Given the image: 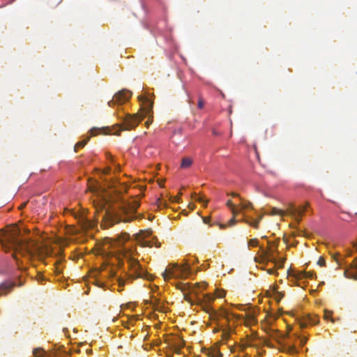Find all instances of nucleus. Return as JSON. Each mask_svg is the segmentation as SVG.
<instances>
[{
    "mask_svg": "<svg viewBox=\"0 0 357 357\" xmlns=\"http://www.w3.org/2000/svg\"><path fill=\"white\" fill-rule=\"evenodd\" d=\"M139 202L132 199L130 202L121 201L117 207L106 208L107 202L100 200L94 202L96 212H103L102 220L106 227H111L119 222H130L135 217V213L139 206Z\"/></svg>",
    "mask_w": 357,
    "mask_h": 357,
    "instance_id": "1",
    "label": "nucleus"
},
{
    "mask_svg": "<svg viewBox=\"0 0 357 357\" xmlns=\"http://www.w3.org/2000/svg\"><path fill=\"white\" fill-rule=\"evenodd\" d=\"M0 243L6 250L25 251L31 255L40 252V248L35 242L21 237V231L17 226H11L6 229H0Z\"/></svg>",
    "mask_w": 357,
    "mask_h": 357,
    "instance_id": "2",
    "label": "nucleus"
},
{
    "mask_svg": "<svg viewBox=\"0 0 357 357\" xmlns=\"http://www.w3.org/2000/svg\"><path fill=\"white\" fill-rule=\"evenodd\" d=\"M143 118L144 117L139 114L133 115L127 114L123 119L122 123L116 125V127L112 128V130L107 128V129L109 130L107 133L119 135L122 130H130L133 129L138 126L139 123L143 119Z\"/></svg>",
    "mask_w": 357,
    "mask_h": 357,
    "instance_id": "3",
    "label": "nucleus"
},
{
    "mask_svg": "<svg viewBox=\"0 0 357 357\" xmlns=\"http://www.w3.org/2000/svg\"><path fill=\"white\" fill-rule=\"evenodd\" d=\"M191 270L190 263L186 261L182 266L176 264L170 265L165 270L162 275L165 280H168L171 278H185L190 274Z\"/></svg>",
    "mask_w": 357,
    "mask_h": 357,
    "instance_id": "4",
    "label": "nucleus"
},
{
    "mask_svg": "<svg viewBox=\"0 0 357 357\" xmlns=\"http://www.w3.org/2000/svg\"><path fill=\"white\" fill-rule=\"evenodd\" d=\"M128 262L130 269V278L133 279L143 278L149 280H151V275L143 269L137 260L130 257L128 259Z\"/></svg>",
    "mask_w": 357,
    "mask_h": 357,
    "instance_id": "5",
    "label": "nucleus"
},
{
    "mask_svg": "<svg viewBox=\"0 0 357 357\" xmlns=\"http://www.w3.org/2000/svg\"><path fill=\"white\" fill-rule=\"evenodd\" d=\"M132 93L126 89H123L118 93H116L113 99L108 102L109 105L110 106L112 103H119L122 104L127 100H128L131 97Z\"/></svg>",
    "mask_w": 357,
    "mask_h": 357,
    "instance_id": "6",
    "label": "nucleus"
},
{
    "mask_svg": "<svg viewBox=\"0 0 357 357\" xmlns=\"http://www.w3.org/2000/svg\"><path fill=\"white\" fill-rule=\"evenodd\" d=\"M297 321L301 328H305L308 326L317 324L319 322V319L315 315L312 316L307 314L300 318H297Z\"/></svg>",
    "mask_w": 357,
    "mask_h": 357,
    "instance_id": "7",
    "label": "nucleus"
},
{
    "mask_svg": "<svg viewBox=\"0 0 357 357\" xmlns=\"http://www.w3.org/2000/svg\"><path fill=\"white\" fill-rule=\"evenodd\" d=\"M307 204L305 206L296 207L295 206L291 204L288 208V213L289 215H292L295 220L299 222L301 220L302 215L304 214L307 207Z\"/></svg>",
    "mask_w": 357,
    "mask_h": 357,
    "instance_id": "8",
    "label": "nucleus"
},
{
    "mask_svg": "<svg viewBox=\"0 0 357 357\" xmlns=\"http://www.w3.org/2000/svg\"><path fill=\"white\" fill-rule=\"evenodd\" d=\"M344 275L347 278L357 280V257L350 264L349 268L345 270Z\"/></svg>",
    "mask_w": 357,
    "mask_h": 357,
    "instance_id": "9",
    "label": "nucleus"
},
{
    "mask_svg": "<svg viewBox=\"0 0 357 357\" xmlns=\"http://www.w3.org/2000/svg\"><path fill=\"white\" fill-rule=\"evenodd\" d=\"M214 300V297L211 294H206L204 295V301L206 302V305L204 307V310L211 315H217L216 312L213 310L208 304L211 303Z\"/></svg>",
    "mask_w": 357,
    "mask_h": 357,
    "instance_id": "10",
    "label": "nucleus"
},
{
    "mask_svg": "<svg viewBox=\"0 0 357 357\" xmlns=\"http://www.w3.org/2000/svg\"><path fill=\"white\" fill-rule=\"evenodd\" d=\"M139 98L140 101L143 102L146 113H149L153 107V102L146 96H141Z\"/></svg>",
    "mask_w": 357,
    "mask_h": 357,
    "instance_id": "11",
    "label": "nucleus"
},
{
    "mask_svg": "<svg viewBox=\"0 0 357 357\" xmlns=\"http://www.w3.org/2000/svg\"><path fill=\"white\" fill-rule=\"evenodd\" d=\"M205 353L208 357H222V354L216 347L206 349Z\"/></svg>",
    "mask_w": 357,
    "mask_h": 357,
    "instance_id": "12",
    "label": "nucleus"
},
{
    "mask_svg": "<svg viewBox=\"0 0 357 357\" xmlns=\"http://www.w3.org/2000/svg\"><path fill=\"white\" fill-rule=\"evenodd\" d=\"M192 164V160L190 158H183L181 161V167L185 169L188 168Z\"/></svg>",
    "mask_w": 357,
    "mask_h": 357,
    "instance_id": "13",
    "label": "nucleus"
},
{
    "mask_svg": "<svg viewBox=\"0 0 357 357\" xmlns=\"http://www.w3.org/2000/svg\"><path fill=\"white\" fill-rule=\"evenodd\" d=\"M262 217H263L262 215H259L257 219L252 220H245V222L247 224L252 226L255 228H258L259 223L261 221V220L262 219Z\"/></svg>",
    "mask_w": 357,
    "mask_h": 357,
    "instance_id": "14",
    "label": "nucleus"
},
{
    "mask_svg": "<svg viewBox=\"0 0 357 357\" xmlns=\"http://www.w3.org/2000/svg\"><path fill=\"white\" fill-rule=\"evenodd\" d=\"M33 355L34 357H46V352L42 348H36L33 349Z\"/></svg>",
    "mask_w": 357,
    "mask_h": 357,
    "instance_id": "15",
    "label": "nucleus"
},
{
    "mask_svg": "<svg viewBox=\"0 0 357 357\" xmlns=\"http://www.w3.org/2000/svg\"><path fill=\"white\" fill-rule=\"evenodd\" d=\"M184 342L179 337H177L175 342L174 343V347L175 348V351L178 352V351L183 347Z\"/></svg>",
    "mask_w": 357,
    "mask_h": 357,
    "instance_id": "16",
    "label": "nucleus"
},
{
    "mask_svg": "<svg viewBox=\"0 0 357 357\" xmlns=\"http://www.w3.org/2000/svg\"><path fill=\"white\" fill-rule=\"evenodd\" d=\"M151 304L152 305L153 308L155 310H158V311L163 312V310H162V305L160 304V303H159L158 300L155 299V301H151Z\"/></svg>",
    "mask_w": 357,
    "mask_h": 357,
    "instance_id": "17",
    "label": "nucleus"
},
{
    "mask_svg": "<svg viewBox=\"0 0 357 357\" xmlns=\"http://www.w3.org/2000/svg\"><path fill=\"white\" fill-rule=\"evenodd\" d=\"M14 283H3L0 285V290L1 291H10L12 289V288L14 287Z\"/></svg>",
    "mask_w": 357,
    "mask_h": 357,
    "instance_id": "18",
    "label": "nucleus"
},
{
    "mask_svg": "<svg viewBox=\"0 0 357 357\" xmlns=\"http://www.w3.org/2000/svg\"><path fill=\"white\" fill-rule=\"evenodd\" d=\"M284 211L281 209H279L278 208L273 207L271 209V211L269 212L270 215H283Z\"/></svg>",
    "mask_w": 357,
    "mask_h": 357,
    "instance_id": "19",
    "label": "nucleus"
},
{
    "mask_svg": "<svg viewBox=\"0 0 357 357\" xmlns=\"http://www.w3.org/2000/svg\"><path fill=\"white\" fill-rule=\"evenodd\" d=\"M226 205L231 210L234 215L235 216L238 211L236 210V206L232 203L231 200H228L226 203Z\"/></svg>",
    "mask_w": 357,
    "mask_h": 357,
    "instance_id": "20",
    "label": "nucleus"
},
{
    "mask_svg": "<svg viewBox=\"0 0 357 357\" xmlns=\"http://www.w3.org/2000/svg\"><path fill=\"white\" fill-rule=\"evenodd\" d=\"M89 139V138H87L86 139L77 142L75 146V151H77L78 149L84 147L86 144Z\"/></svg>",
    "mask_w": 357,
    "mask_h": 357,
    "instance_id": "21",
    "label": "nucleus"
},
{
    "mask_svg": "<svg viewBox=\"0 0 357 357\" xmlns=\"http://www.w3.org/2000/svg\"><path fill=\"white\" fill-rule=\"evenodd\" d=\"M192 198L197 202H199L202 203H205V204L207 203V201L203 197L199 196L196 193L192 195Z\"/></svg>",
    "mask_w": 357,
    "mask_h": 357,
    "instance_id": "22",
    "label": "nucleus"
},
{
    "mask_svg": "<svg viewBox=\"0 0 357 357\" xmlns=\"http://www.w3.org/2000/svg\"><path fill=\"white\" fill-rule=\"evenodd\" d=\"M296 339H298L300 342V344L301 346H303L306 342H307V337H304V336H301V335H295Z\"/></svg>",
    "mask_w": 357,
    "mask_h": 357,
    "instance_id": "23",
    "label": "nucleus"
},
{
    "mask_svg": "<svg viewBox=\"0 0 357 357\" xmlns=\"http://www.w3.org/2000/svg\"><path fill=\"white\" fill-rule=\"evenodd\" d=\"M258 243H259V241L257 238L250 239L248 242L249 246H252V247H257L258 245Z\"/></svg>",
    "mask_w": 357,
    "mask_h": 357,
    "instance_id": "24",
    "label": "nucleus"
},
{
    "mask_svg": "<svg viewBox=\"0 0 357 357\" xmlns=\"http://www.w3.org/2000/svg\"><path fill=\"white\" fill-rule=\"evenodd\" d=\"M284 294L281 292L277 291L275 293V299L277 302H280L281 299L283 298Z\"/></svg>",
    "mask_w": 357,
    "mask_h": 357,
    "instance_id": "25",
    "label": "nucleus"
},
{
    "mask_svg": "<svg viewBox=\"0 0 357 357\" xmlns=\"http://www.w3.org/2000/svg\"><path fill=\"white\" fill-rule=\"evenodd\" d=\"M119 286L121 288L119 289V291H122V287L125 285V280L121 278H118L117 279Z\"/></svg>",
    "mask_w": 357,
    "mask_h": 357,
    "instance_id": "26",
    "label": "nucleus"
},
{
    "mask_svg": "<svg viewBox=\"0 0 357 357\" xmlns=\"http://www.w3.org/2000/svg\"><path fill=\"white\" fill-rule=\"evenodd\" d=\"M317 264L319 265L320 266H324L326 264V261H325L324 258L322 257H320L317 261Z\"/></svg>",
    "mask_w": 357,
    "mask_h": 357,
    "instance_id": "27",
    "label": "nucleus"
},
{
    "mask_svg": "<svg viewBox=\"0 0 357 357\" xmlns=\"http://www.w3.org/2000/svg\"><path fill=\"white\" fill-rule=\"evenodd\" d=\"M215 295H216L217 297L222 298V297L225 296V293L222 290H217L216 292H215Z\"/></svg>",
    "mask_w": 357,
    "mask_h": 357,
    "instance_id": "28",
    "label": "nucleus"
},
{
    "mask_svg": "<svg viewBox=\"0 0 357 357\" xmlns=\"http://www.w3.org/2000/svg\"><path fill=\"white\" fill-rule=\"evenodd\" d=\"M324 319H331L332 321H333V319L331 318V313L328 311H325L324 312Z\"/></svg>",
    "mask_w": 357,
    "mask_h": 357,
    "instance_id": "29",
    "label": "nucleus"
},
{
    "mask_svg": "<svg viewBox=\"0 0 357 357\" xmlns=\"http://www.w3.org/2000/svg\"><path fill=\"white\" fill-rule=\"evenodd\" d=\"M273 250H271V249L269 250L268 253H267V255H268V258L270 260H271V261H275V257H274V256H273Z\"/></svg>",
    "mask_w": 357,
    "mask_h": 357,
    "instance_id": "30",
    "label": "nucleus"
},
{
    "mask_svg": "<svg viewBox=\"0 0 357 357\" xmlns=\"http://www.w3.org/2000/svg\"><path fill=\"white\" fill-rule=\"evenodd\" d=\"M204 100H202V98H199V101H198V107L199 109H202L204 107Z\"/></svg>",
    "mask_w": 357,
    "mask_h": 357,
    "instance_id": "31",
    "label": "nucleus"
},
{
    "mask_svg": "<svg viewBox=\"0 0 357 357\" xmlns=\"http://www.w3.org/2000/svg\"><path fill=\"white\" fill-rule=\"evenodd\" d=\"M229 337V332L227 331H222V337L224 339H228Z\"/></svg>",
    "mask_w": 357,
    "mask_h": 357,
    "instance_id": "32",
    "label": "nucleus"
},
{
    "mask_svg": "<svg viewBox=\"0 0 357 357\" xmlns=\"http://www.w3.org/2000/svg\"><path fill=\"white\" fill-rule=\"evenodd\" d=\"M228 315V312L227 310H223L220 313V316H221L222 317H225L227 318Z\"/></svg>",
    "mask_w": 357,
    "mask_h": 357,
    "instance_id": "33",
    "label": "nucleus"
},
{
    "mask_svg": "<svg viewBox=\"0 0 357 357\" xmlns=\"http://www.w3.org/2000/svg\"><path fill=\"white\" fill-rule=\"evenodd\" d=\"M332 257L334 259V260L336 261L340 264V263H339L340 254L339 253H335Z\"/></svg>",
    "mask_w": 357,
    "mask_h": 357,
    "instance_id": "34",
    "label": "nucleus"
},
{
    "mask_svg": "<svg viewBox=\"0 0 357 357\" xmlns=\"http://www.w3.org/2000/svg\"><path fill=\"white\" fill-rule=\"evenodd\" d=\"M97 130H98V129H96V128H92V129L91 130V135L92 136L96 135L98 134Z\"/></svg>",
    "mask_w": 357,
    "mask_h": 357,
    "instance_id": "35",
    "label": "nucleus"
},
{
    "mask_svg": "<svg viewBox=\"0 0 357 357\" xmlns=\"http://www.w3.org/2000/svg\"><path fill=\"white\" fill-rule=\"evenodd\" d=\"M110 171H111V168H110V167H107V168H105V169L102 171V173H103L104 174H109V173L110 172Z\"/></svg>",
    "mask_w": 357,
    "mask_h": 357,
    "instance_id": "36",
    "label": "nucleus"
},
{
    "mask_svg": "<svg viewBox=\"0 0 357 357\" xmlns=\"http://www.w3.org/2000/svg\"><path fill=\"white\" fill-rule=\"evenodd\" d=\"M241 205L242 208H248L252 205V204L251 203H248V204H241Z\"/></svg>",
    "mask_w": 357,
    "mask_h": 357,
    "instance_id": "37",
    "label": "nucleus"
},
{
    "mask_svg": "<svg viewBox=\"0 0 357 357\" xmlns=\"http://www.w3.org/2000/svg\"><path fill=\"white\" fill-rule=\"evenodd\" d=\"M235 222H236V220H235V218H234H234H232L229 221L228 224H229V225L232 226V225H234Z\"/></svg>",
    "mask_w": 357,
    "mask_h": 357,
    "instance_id": "38",
    "label": "nucleus"
},
{
    "mask_svg": "<svg viewBox=\"0 0 357 357\" xmlns=\"http://www.w3.org/2000/svg\"><path fill=\"white\" fill-rule=\"evenodd\" d=\"M305 277L306 278H312V273L308 272V273H305Z\"/></svg>",
    "mask_w": 357,
    "mask_h": 357,
    "instance_id": "39",
    "label": "nucleus"
},
{
    "mask_svg": "<svg viewBox=\"0 0 357 357\" xmlns=\"http://www.w3.org/2000/svg\"><path fill=\"white\" fill-rule=\"evenodd\" d=\"M172 201H173V202H179V197H178V196L174 197L172 198Z\"/></svg>",
    "mask_w": 357,
    "mask_h": 357,
    "instance_id": "40",
    "label": "nucleus"
},
{
    "mask_svg": "<svg viewBox=\"0 0 357 357\" xmlns=\"http://www.w3.org/2000/svg\"><path fill=\"white\" fill-rule=\"evenodd\" d=\"M26 205V202H24L23 204H22L20 206H19V208L20 209H22L24 208Z\"/></svg>",
    "mask_w": 357,
    "mask_h": 357,
    "instance_id": "41",
    "label": "nucleus"
},
{
    "mask_svg": "<svg viewBox=\"0 0 357 357\" xmlns=\"http://www.w3.org/2000/svg\"><path fill=\"white\" fill-rule=\"evenodd\" d=\"M97 285H98V287H103L104 284H103L102 282H100V281H99V282H97Z\"/></svg>",
    "mask_w": 357,
    "mask_h": 357,
    "instance_id": "42",
    "label": "nucleus"
},
{
    "mask_svg": "<svg viewBox=\"0 0 357 357\" xmlns=\"http://www.w3.org/2000/svg\"><path fill=\"white\" fill-rule=\"evenodd\" d=\"M128 238V235L127 234H125L123 235V241H126Z\"/></svg>",
    "mask_w": 357,
    "mask_h": 357,
    "instance_id": "43",
    "label": "nucleus"
},
{
    "mask_svg": "<svg viewBox=\"0 0 357 357\" xmlns=\"http://www.w3.org/2000/svg\"><path fill=\"white\" fill-rule=\"evenodd\" d=\"M226 225H223V224H220V229H224L225 228Z\"/></svg>",
    "mask_w": 357,
    "mask_h": 357,
    "instance_id": "44",
    "label": "nucleus"
},
{
    "mask_svg": "<svg viewBox=\"0 0 357 357\" xmlns=\"http://www.w3.org/2000/svg\"><path fill=\"white\" fill-rule=\"evenodd\" d=\"M231 195L232 197H238V194H236V193H235V192H232V193L231 194Z\"/></svg>",
    "mask_w": 357,
    "mask_h": 357,
    "instance_id": "45",
    "label": "nucleus"
},
{
    "mask_svg": "<svg viewBox=\"0 0 357 357\" xmlns=\"http://www.w3.org/2000/svg\"><path fill=\"white\" fill-rule=\"evenodd\" d=\"M185 299L189 302H191L190 299L187 296H185Z\"/></svg>",
    "mask_w": 357,
    "mask_h": 357,
    "instance_id": "46",
    "label": "nucleus"
},
{
    "mask_svg": "<svg viewBox=\"0 0 357 357\" xmlns=\"http://www.w3.org/2000/svg\"><path fill=\"white\" fill-rule=\"evenodd\" d=\"M183 288H181V291H184L186 289L185 284H183Z\"/></svg>",
    "mask_w": 357,
    "mask_h": 357,
    "instance_id": "47",
    "label": "nucleus"
},
{
    "mask_svg": "<svg viewBox=\"0 0 357 357\" xmlns=\"http://www.w3.org/2000/svg\"><path fill=\"white\" fill-rule=\"evenodd\" d=\"M352 254V251H349L347 254V256H351Z\"/></svg>",
    "mask_w": 357,
    "mask_h": 357,
    "instance_id": "48",
    "label": "nucleus"
},
{
    "mask_svg": "<svg viewBox=\"0 0 357 357\" xmlns=\"http://www.w3.org/2000/svg\"><path fill=\"white\" fill-rule=\"evenodd\" d=\"M202 286H203L204 287H206V283H204H204L202 284Z\"/></svg>",
    "mask_w": 357,
    "mask_h": 357,
    "instance_id": "49",
    "label": "nucleus"
},
{
    "mask_svg": "<svg viewBox=\"0 0 357 357\" xmlns=\"http://www.w3.org/2000/svg\"><path fill=\"white\" fill-rule=\"evenodd\" d=\"M111 276L114 277L115 276V273H112Z\"/></svg>",
    "mask_w": 357,
    "mask_h": 357,
    "instance_id": "50",
    "label": "nucleus"
},
{
    "mask_svg": "<svg viewBox=\"0 0 357 357\" xmlns=\"http://www.w3.org/2000/svg\"><path fill=\"white\" fill-rule=\"evenodd\" d=\"M207 219H204V222L206 223Z\"/></svg>",
    "mask_w": 357,
    "mask_h": 357,
    "instance_id": "51",
    "label": "nucleus"
},
{
    "mask_svg": "<svg viewBox=\"0 0 357 357\" xmlns=\"http://www.w3.org/2000/svg\"><path fill=\"white\" fill-rule=\"evenodd\" d=\"M207 219H204V222L206 223Z\"/></svg>",
    "mask_w": 357,
    "mask_h": 357,
    "instance_id": "52",
    "label": "nucleus"
},
{
    "mask_svg": "<svg viewBox=\"0 0 357 357\" xmlns=\"http://www.w3.org/2000/svg\"><path fill=\"white\" fill-rule=\"evenodd\" d=\"M13 257H14L15 259H16V255H13Z\"/></svg>",
    "mask_w": 357,
    "mask_h": 357,
    "instance_id": "53",
    "label": "nucleus"
}]
</instances>
